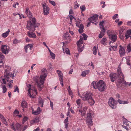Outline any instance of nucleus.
<instances>
[{
  "label": "nucleus",
  "instance_id": "f257e3e1",
  "mask_svg": "<svg viewBox=\"0 0 131 131\" xmlns=\"http://www.w3.org/2000/svg\"><path fill=\"white\" fill-rule=\"evenodd\" d=\"M41 74L40 77L35 76L33 78V80L37 83V85L39 91H41L43 87V85L45 78L47 75V70L46 69L43 68L41 70Z\"/></svg>",
  "mask_w": 131,
  "mask_h": 131
},
{
  "label": "nucleus",
  "instance_id": "79ce46f5",
  "mask_svg": "<svg viewBox=\"0 0 131 131\" xmlns=\"http://www.w3.org/2000/svg\"><path fill=\"white\" fill-rule=\"evenodd\" d=\"M1 120L4 124H5V125H6L7 124V123L6 122V119L4 117L1 119Z\"/></svg>",
  "mask_w": 131,
  "mask_h": 131
},
{
  "label": "nucleus",
  "instance_id": "bb28decb",
  "mask_svg": "<svg viewBox=\"0 0 131 131\" xmlns=\"http://www.w3.org/2000/svg\"><path fill=\"white\" fill-rule=\"evenodd\" d=\"M21 105L23 108H26L27 107V103L24 100H23Z\"/></svg>",
  "mask_w": 131,
  "mask_h": 131
},
{
  "label": "nucleus",
  "instance_id": "052dcab7",
  "mask_svg": "<svg viewBox=\"0 0 131 131\" xmlns=\"http://www.w3.org/2000/svg\"><path fill=\"white\" fill-rule=\"evenodd\" d=\"M5 69H9V70H11V67L8 66H5Z\"/></svg>",
  "mask_w": 131,
  "mask_h": 131
},
{
  "label": "nucleus",
  "instance_id": "774afa93",
  "mask_svg": "<svg viewBox=\"0 0 131 131\" xmlns=\"http://www.w3.org/2000/svg\"><path fill=\"white\" fill-rule=\"evenodd\" d=\"M126 33H127V34H129L130 35L131 34V30H127Z\"/></svg>",
  "mask_w": 131,
  "mask_h": 131
},
{
  "label": "nucleus",
  "instance_id": "473e14b6",
  "mask_svg": "<svg viewBox=\"0 0 131 131\" xmlns=\"http://www.w3.org/2000/svg\"><path fill=\"white\" fill-rule=\"evenodd\" d=\"M104 23V21H102L100 22L99 25L101 29H105L103 25V24Z\"/></svg>",
  "mask_w": 131,
  "mask_h": 131
},
{
  "label": "nucleus",
  "instance_id": "a878e982",
  "mask_svg": "<svg viewBox=\"0 0 131 131\" xmlns=\"http://www.w3.org/2000/svg\"><path fill=\"white\" fill-rule=\"evenodd\" d=\"M90 72V70H88L84 71L82 72L81 75L83 77H85L86 75L88 74Z\"/></svg>",
  "mask_w": 131,
  "mask_h": 131
},
{
  "label": "nucleus",
  "instance_id": "09e8293b",
  "mask_svg": "<svg viewBox=\"0 0 131 131\" xmlns=\"http://www.w3.org/2000/svg\"><path fill=\"white\" fill-rule=\"evenodd\" d=\"M68 92L69 93V94L70 95H71L73 94V93L72 92V91L71 90H68Z\"/></svg>",
  "mask_w": 131,
  "mask_h": 131
},
{
  "label": "nucleus",
  "instance_id": "ddd939ff",
  "mask_svg": "<svg viewBox=\"0 0 131 131\" xmlns=\"http://www.w3.org/2000/svg\"><path fill=\"white\" fill-rule=\"evenodd\" d=\"M88 108V107L86 106L83 107L81 109L79 110V112L81 113L82 116H85L86 115V111Z\"/></svg>",
  "mask_w": 131,
  "mask_h": 131
},
{
  "label": "nucleus",
  "instance_id": "423d86ee",
  "mask_svg": "<svg viewBox=\"0 0 131 131\" xmlns=\"http://www.w3.org/2000/svg\"><path fill=\"white\" fill-rule=\"evenodd\" d=\"M10 70H9V69H6L4 72V77L6 79H7V81H9L10 78L9 77H12L13 79V78L14 77V73H13L10 74Z\"/></svg>",
  "mask_w": 131,
  "mask_h": 131
},
{
  "label": "nucleus",
  "instance_id": "20e7f679",
  "mask_svg": "<svg viewBox=\"0 0 131 131\" xmlns=\"http://www.w3.org/2000/svg\"><path fill=\"white\" fill-rule=\"evenodd\" d=\"M81 98L84 101H87L91 105H93L95 103V101L92 97L91 93L88 92H85L82 94Z\"/></svg>",
  "mask_w": 131,
  "mask_h": 131
},
{
  "label": "nucleus",
  "instance_id": "c9c22d12",
  "mask_svg": "<svg viewBox=\"0 0 131 131\" xmlns=\"http://www.w3.org/2000/svg\"><path fill=\"white\" fill-rule=\"evenodd\" d=\"M50 54L51 56V57L52 58L54 59L55 58V55L54 53L52 52L51 51H50Z\"/></svg>",
  "mask_w": 131,
  "mask_h": 131
},
{
  "label": "nucleus",
  "instance_id": "c03bdc74",
  "mask_svg": "<svg viewBox=\"0 0 131 131\" xmlns=\"http://www.w3.org/2000/svg\"><path fill=\"white\" fill-rule=\"evenodd\" d=\"M40 113V112H39V111L37 110L33 112L32 113L34 114V115H37L39 114Z\"/></svg>",
  "mask_w": 131,
  "mask_h": 131
},
{
  "label": "nucleus",
  "instance_id": "5701e85b",
  "mask_svg": "<svg viewBox=\"0 0 131 131\" xmlns=\"http://www.w3.org/2000/svg\"><path fill=\"white\" fill-rule=\"evenodd\" d=\"M39 121V118L38 117H36L35 118H34L30 122L31 124H33L34 123L38 122Z\"/></svg>",
  "mask_w": 131,
  "mask_h": 131
},
{
  "label": "nucleus",
  "instance_id": "ea45409f",
  "mask_svg": "<svg viewBox=\"0 0 131 131\" xmlns=\"http://www.w3.org/2000/svg\"><path fill=\"white\" fill-rule=\"evenodd\" d=\"M36 18H34L33 17L32 18V19L31 21L32 22V24H33L34 25H35V23H36Z\"/></svg>",
  "mask_w": 131,
  "mask_h": 131
},
{
  "label": "nucleus",
  "instance_id": "8fccbe9b",
  "mask_svg": "<svg viewBox=\"0 0 131 131\" xmlns=\"http://www.w3.org/2000/svg\"><path fill=\"white\" fill-rule=\"evenodd\" d=\"M118 15L117 14H115L114 16H113V17L112 18L113 19H115L116 18H118Z\"/></svg>",
  "mask_w": 131,
  "mask_h": 131
},
{
  "label": "nucleus",
  "instance_id": "c85d7f7f",
  "mask_svg": "<svg viewBox=\"0 0 131 131\" xmlns=\"http://www.w3.org/2000/svg\"><path fill=\"white\" fill-rule=\"evenodd\" d=\"M57 72L58 75L59 77V79L61 78L63 79V74L62 73L61 71L59 70H57Z\"/></svg>",
  "mask_w": 131,
  "mask_h": 131
},
{
  "label": "nucleus",
  "instance_id": "69168bd1",
  "mask_svg": "<svg viewBox=\"0 0 131 131\" xmlns=\"http://www.w3.org/2000/svg\"><path fill=\"white\" fill-rule=\"evenodd\" d=\"M118 102L120 104H123V101H121L120 99H118L117 100Z\"/></svg>",
  "mask_w": 131,
  "mask_h": 131
},
{
  "label": "nucleus",
  "instance_id": "39448f33",
  "mask_svg": "<svg viewBox=\"0 0 131 131\" xmlns=\"http://www.w3.org/2000/svg\"><path fill=\"white\" fill-rule=\"evenodd\" d=\"M83 39L82 38H80L77 43L78 47V50L79 52H81L83 49L84 46L85 44L83 43Z\"/></svg>",
  "mask_w": 131,
  "mask_h": 131
},
{
  "label": "nucleus",
  "instance_id": "cd10ccee",
  "mask_svg": "<svg viewBox=\"0 0 131 131\" xmlns=\"http://www.w3.org/2000/svg\"><path fill=\"white\" fill-rule=\"evenodd\" d=\"M112 40V41L113 42H114L117 39V36L115 35H111V38H110Z\"/></svg>",
  "mask_w": 131,
  "mask_h": 131
},
{
  "label": "nucleus",
  "instance_id": "aec40b11",
  "mask_svg": "<svg viewBox=\"0 0 131 131\" xmlns=\"http://www.w3.org/2000/svg\"><path fill=\"white\" fill-rule=\"evenodd\" d=\"M26 13L28 17L29 18H31L32 16V14L30 12L29 8L27 7L26 10Z\"/></svg>",
  "mask_w": 131,
  "mask_h": 131
},
{
  "label": "nucleus",
  "instance_id": "f03ea898",
  "mask_svg": "<svg viewBox=\"0 0 131 131\" xmlns=\"http://www.w3.org/2000/svg\"><path fill=\"white\" fill-rule=\"evenodd\" d=\"M117 72L118 75L116 73H112L110 74V76L112 82H113L115 81H117L116 82L117 85L118 83H121L124 80V75L122 72L120 65L117 68Z\"/></svg>",
  "mask_w": 131,
  "mask_h": 131
},
{
  "label": "nucleus",
  "instance_id": "6ab92c4d",
  "mask_svg": "<svg viewBox=\"0 0 131 131\" xmlns=\"http://www.w3.org/2000/svg\"><path fill=\"white\" fill-rule=\"evenodd\" d=\"M124 31V29L122 28H120L119 30V37L121 39H123L124 38V36L123 32Z\"/></svg>",
  "mask_w": 131,
  "mask_h": 131
},
{
  "label": "nucleus",
  "instance_id": "7c9ffc66",
  "mask_svg": "<svg viewBox=\"0 0 131 131\" xmlns=\"http://www.w3.org/2000/svg\"><path fill=\"white\" fill-rule=\"evenodd\" d=\"M28 36L30 38H35L36 36L35 33H30L29 32L27 33Z\"/></svg>",
  "mask_w": 131,
  "mask_h": 131
},
{
  "label": "nucleus",
  "instance_id": "4468645a",
  "mask_svg": "<svg viewBox=\"0 0 131 131\" xmlns=\"http://www.w3.org/2000/svg\"><path fill=\"white\" fill-rule=\"evenodd\" d=\"M42 6L43 8V12L44 15H48L49 13V8L47 5L42 4Z\"/></svg>",
  "mask_w": 131,
  "mask_h": 131
},
{
  "label": "nucleus",
  "instance_id": "1a4fd4ad",
  "mask_svg": "<svg viewBox=\"0 0 131 131\" xmlns=\"http://www.w3.org/2000/svg\"><path fill=\"white\" fill-rule=\"evenodd\" d=\"M108 104L111 108L114 109L116 108L117 102L114 99L112 98L110 99L108 101Z\"/></svg>",
  "mask_w": 131,
  "mask_h": 131
},
{
  "label": "nucleus",
  "instance_id": "49530a36",
  "mask_svg": "<svg viewBox=\"0 0 131 131\" xmlns=\"http://www.w3.org/2000/svg\"><path fill=\"white\" fill-rule=\"evenodd\" d=\"M82 36H83V37L84 39V40H86L87 38V35L84 34H82Z\"/></svg>",
  "mask_w": 131,
  "mask_h": 131
},
{
  "label": "nucleus",
  "instance_id": "393cba45",
  "mask_svg": "<svg viewBox=\"0 0 131 131\" xmlns=\"http://www.w3.org/2000/svg\"><path fill=\"white\" fill-rule=\"evenodd\" d=\"M100 42L101 44L104 45H106L107 43V39L106 38H103L101 40Z\"/></svg>",
  "mask_w": 131,
  "mask_h": 131
},
{
  "label": "nucleus",
  "instance_id": "864d4df0",
  "mask_svg": "<svg viewBox=\"0 0 131 131\" xmlns=\"http://www.w3.org/2000/svg\"><path fill=\"white\" fill-rule=\"evenodd\" d=\"M15 87V89L14 90V92H16L17 91L18 92V93L19 92V89H18V86H16Z\"/></svg>",
  "mask_w": 131,
  "mask_h": 131
},
{
  "label": "nucleus",
  "instance_id": "4be33fe9",
  "mask_svg": "<svg viewBox=\"0 0 131 131\" xmlns=\"http://www.w3.org/2000/svg\"><path fill=\"white\" fill-rule=\"evenodd\" d=\"M101 31L100 32L99 37V38H102L104 35L106 30L105 29H101Z\"/></svg>",
  "mask_w": 131,
  "mask_h": 131
},
{
  "label": "nucleus",
  "instance_id": "bf43d9fd",
  "mask_svg": "<svg viewBox=\"0 0 131 131\" xmlns=\"http://www.w3.org/2000/svg\"><path fill=\"white\" fill-rule=\"evenodd\" d=\"M50 106L52 110H53V103L51 101L50 102Z\"/></svg>",
  "mask_w": 131,
  "mask_h": 131
},
{
  "label": "nucleus",
  "instance_id": "58836bf2",
  "mask_svg": "<svg viewBox=\"0 0 131 131\" xmlns=\"http://www.w3.org/2000/svg\"><path fill=\"white\" fill-rule=\"evenodd\" d=\"M80 7L82 11H84L85 10L86 8L85 6L83 5H81Z\"/></svg>",
  "mask_w": 131,
  "mask_h": 131
},
{
  "label": "nucleus",
  "instance_id": "9b49d317",
  "mask_svg": "<svg viewBox=\"0 0 131 131\" xmlns=\"http://www.w3.org/2000/svg\"><path fill=\"white\" fill-rule=\"evenodd\" d=\"M10 50L9 46L7 45H2L1 47V51L5 54H7Z\"/></svg>",
  "mask_w": 131,
  "mask_h": 131
},
{
  "label": "nucleus",
  "instance_id": "c756f323",
  "mask_svg": "<svg viewBox=\"0 0 131 131\" xmlns=\"http://www.w3.org/2000/svg\"><path fill=\"white\" fill-rule=\"evenodd\" d=\"M79 26L78 27L79 28V31L80 33H82L83 32L84 26L82 24H81L80 26Z\"/></svg>",
  "mask_w": 131,
  "mask_h": 131
},
{
  "label": "nucleus",
  "instance_id": "7ed1b4c3",
  "mask_svg": "<svg viewBox=\"0 0 131 131\" xmlns=\"http://www.w3.org/2000/svg\"><path fill=\"white\" fill-rule=\"evenodd\" d=\"M91 85L94 89H98L100 91H104L106 87L104 82L102 80H100L97 83L95 81H93Z\"/></svg>",
  "mask_w": 131,
  "mask_h": 131
},
{
  "label": "nucleus",
  "instance_id": "e433bc0d",
  "mask_svg": "<svg viewBox=\"0 0 131 131\" xmlns=\"http://www.w3.org/2000/svg\"><path fill=\"white\" fill-rule=\"evenodd\" d=\"M3 93H5L7 91V89L5 85H4L2 87Z\"/></svg>",
  "mask_w": 131,
  "mask_h": 131
},
{
  "label": "nucleus",
  "instance_id": "e2e57ef3",
  "mask_svg": "<svg viewBox=\"0 0 131 131\" xmlns=\"http://www.w3.org/2000/svg\"><path fill=\"white\" fill-rule=\"evenodd\" d=\"M68 117H67L65 119L64 123H68Z\"/></svg>",
  "mask_w": 131,
  "mask_h": 131
},
{
  "label": "nucleus",
  "instance_id": "4d7b16f0",
  "mask_svg": "<svg viewBox=\"0 0 131 131\" xmlns=\"http://www.w3.org/2000/svg\"><path fill=\"white\" fill-rule=\"evenodd\" d=\"M130 35L129 34H127V33H126L125 34V36L126 37V39H128L129 37H130Z\"/></svg>",
  "mask_w": 131,
  "mask_h": 131
},
{
  "label": "nucleus",
  "instance_id": "5fc2aeb1",
  "mask_svg": "<svg viewBox=\"0 0 131 131\" xmlns=\"http://www.w3.org/2000/svg\"><path fill=\"white\" fill-rule=\"evenodd\" d=\"M60 81V84H61L62 86H63V79L61 78L59 79Z\"/></svg>",
  "mask_w": 131,
  "mask_h": 131
},
{
  "label": "nucleus",
  "instance_id": "b1692460",
  "mask_svg": "<svg viewBox=\"0 0 131 131\" xmlns=\"http://www.w3.org/2000/svg\"><path fill=\"white\" fill-rule=\"evenodd\" d=\"M10 32V30L9 29H8L7 31L2 34V36L4 38H6L9 35V32Z\"/></svg>",
  "mask_w": 131,
  "mask_h": 131
},
{
  "label": "nucleus",
  "instance_id": "a211bd4d",
  "mask_svg": "<svg viewBox=\"0 0 131 131\" xmlns=\"http://www.w3.org/2000/svg\"><path fill=\"white\" fill-rule=\"evenodd\" d=\"M38 105L39 107H43V105L44 103V101L42 99L41 97L39 96V97L38 100Z\"/></svg>",
  "mask_w": 131,
  "mask_h": 131
},
{
  "label": "nucleus",
  "instance_id": "0eeeda50",
  "mask_svg": "<svg viewBox=\"0 0 131 131\" xmlns=\"http://www.w3.org/2000/svg\"><path fill=\"white\" fill-rule=\"evenodd\" d=\"M10 127L14 131H16V129L21 131L22 128V126L20 124L18 123L15 124L14 123H13L10 125Z\"/></svg>",
  "mask_w": 131,
  "mask_h": 131
},
{
  "label": "nucleus",
  "instance_id": "37998d69",
  "mask_svg": "<svg viewBox=\"0 0 131 131\" xmlns=\"http://www.w3.org/2000/svg\"><path fill=\"white\" fill-rule=\"evenodd\" d=\"M65 51L66 53L68 54H70V51L69 49L68 48H66L64 50Z\"/></svg>",
  "mask_w": 131,
  "mask_h": 131
},
{
  "label": "nucleus",
  "instance_id": "a18cd8bd",
  "mask_svg": "<svg viewBox=\"0 0 131 131\" xmlns=\"http://www.w3.org/2000/svg\"><path fill=\"white\" fill-rule=\"evenodd\" d=\"M106 32L107 34L108 35L109 38H111V31L109 30H108Z\"/></svg>",
  "mask_w": 131,
  "mask_h": 131
},
{
  "label": "nucleus",
  "instance_id": "de8ad7c7",
  "mask_svg": "<svg viewBox=\"0 0 131 131\" xmlns=\"http://www.w3.org/2000/svg\"><path fill=\"white\" fill-rule=\"evenodd\" d=\"M28 118L26 117H24L23 119V124H24V123L28 119Z\"/></svg>",
  "mask_w": 131,
  "mask_h": 131
},
{
  "label": "nucleus",
  "instance_id": "4c0bfd02",
  "mask_svg": "<svg viewBox=\"0 0 131 131\" xmlns=\"http://www.w3.org/2000/svg\"><path fill=\"white\" fill-rule=\"evenodd\" d=\"M93 53L95 55H96L97 53V51L96 50V48L94 46L93 48Z\"/></svg>",
  "mask_w": 131,
  "mask_h": 131
},
{
  "label": "nucleus",
  "instance_id": "f8f14e48",
  "mask_svg": "<svg viewBox=\"0 0 131 131\" xmlns=\"http://www.w3.org/2000/svg\"><path fill=\"white\" fill-rule=\"evenodd\" d=\"M29 88V89L28 90V95L30 96V97L31 98H34V96L33 95L32 96L31 95L30 93V90H32L33 91L35 92L36 93V94L37 95V92L36 89L34 87H33L31 88V85H29V86L28 87Z\"/></svg>",
  "mask_w": 131,
  "mask_h": 131
},
{
  "label": "nucleus",
  "instance_id": "a19ab883",
  "mask_svg": "<svg viewBox=\"0 0 131 131\" xmlns=\"http://www.w3.org/2000/svg\"><path fill=\"white\" fill-rule=\"evenodd\" d=\"M0 58L1 59V60L4 59L5 57L2 53L0 52Z\"/></svg>",
  "mask_w": 131,
  "mask_h": 131
},
{
  "label": "nucleus",
  "instance_id": "2f4dec72",
  "mask_svg": "<svg viewBox=\"0 0 131 131\" xmlns=\"http://www.w3.org/2000/svg\"><path fill=\"white\" fill-rule=\"evenodd\" d=\"M81 22V20L79 19H78L77 21V22L76 23V25L77 26L79 27L80 26V25H81V24H80V23Z\"/></svg>",
  "mask_w": 131,
  "mask_h": 131
},
{
  "label": "nucleus",
  "instance_id": "72a5a7b5",
  "mask_svg": "<svg viewBox=\"0 0 131 131\" xmlns=\"http://www.w3.org/2000/svg\"><path fill=\"white\" fill-rule=\"evenodd\" d=\"M131 47L130 45L128 44L127 47V51L128 53H129L131 51Z\"/></svg>",
  "mask_w": 131,
  "mask_h": 131
},
{
  "label": "nucleus",
  "instance_id": "f704fd0d",
  "mask_svg": "<svg viewBox=\"0 0 131 131\" xmlns=\"http://www.w3.org/2000/svg\"><path fill=\"white\" fill-rule=\"evenodd\" d=\"M77 105L80 106L81 103V100L80 99H78L76 101Z\"/></svg>",
  "mask_w": 131,
  "mask_h": 131
},
{
  "label": "nucleus",
  "instance_id": "3c124183",
  "mask_svg": "<svg viewBox=\"0 0 131 131\" xmlns=\"http://www.w3.org/2000/svg\"><path fill=\"white\" fill-rule=\"evenodd\" d=\"M49 3L54 6L56 5L54 1H50Z\"/></svg>",
  "mask_w": 131,
  "mask_h": 131
},
{
  "label": "nucleus",
  "instance_id": "603ef678",
  "mask_svg": "<svg viewBox=\"0 0 131 131\" xmlns=\"http://www.w3.org/2000/svg\"><path fill=\"white\" fill-rule=\"evenodd\" d=\"M117 47V45H116L115 46H114L112 47V48L115 51L116 48Z\"/></svg>",
  "mask_w": 131,
  "mask_h": 131
},
{
  "label": "nucleus",
  "instance_id": "9d476101",
  "mask_svg": "<svg viewBox=\"0 0 131 131\" xmlns=\"http://www.w3.org/2000/svg\"><path fill=\"white\" fill-rule=\"evenodd\" d=\"M35 25L32 24L31 21H28L27 23L26 28L27 29L31 31L32 32L34 31L35 29Z\"/></svg>",
  "mask_w": 131,
  "mask_h": 131
},
{
  "label": "nucleus",
  "instance_id": "338daca9",
  "mask_svg": "<svg viewBox=\"0 0 131 131\" xmlns=\"http://www.w3.org/2000/svg\"><path fill=\"white\" fill-rule=\"evenodd\" d=\"M69 18H70V21L71 23L72 20L74 18V17L72 15H71L69 16Z\"/></svg>",
  "mask_w": 131,
  "mask_h": 131
},
{
  "label": "nucleus",
  "instance_id": "0e129e2a",
  "mask_svg": "<svg viewBox=\"0 0 131 131\" xmlns=\"http://www.w3.org/2000/svg\"><path fill=\"white\" fill-rule=\"evenodd\" d=\"M14 114H15L16 115H17L19 113V112H18V111L15 110L14 112Z\"/></svg>",
  "mask_w": 131,
  "mask_h": 131
},
{
  "label": "nucleus",
  "instance_id": "dca6fc26",
  "mask_svg": "<svg viewBox=\"0 0 131 131\" xmlns=\"http://www.w3.org/2000/svg\"><path fill=\"white\" fill-rule=\"evenodd\" d=\"M98 15L96 14L94 16L91 17V18H89V20L91 22L94 23V22H96L97 19Z\"/></svg>",
  "mask_w": 131,
  "mask_h": 131
},
{
  "label": "nucleus",
  "instance_id": "13d9d810",
  "mask_svg": "<svg viewBox=\"0 0 131 131\" xmlns=\"http://www.w3.org/2000/svg\"><path fill=\"white\" fill-rule=\"evenodd\" d=\"M19 42V41L17 39H15L13 42L14 44H16Z\"/></svg>",
  "mask_w": 131,
  "mask_h": 131
},
{
  "label": "nucleus",
  "instance_id": "412c9836",
  "mask_svg": "<svg viewBox=\"0 0 131 131\" xmlns=\"http://www.w3.org/2000/svg\"><path fill=\"white\" fill-rule=\"evenodd\" d=\"M33 47V45L31 44H28L27 45L25 46L24 48L25 52L26 53L27 52L28 50H31Z\"/></svg>",
  "mask_w": 131,
  "mask_h": 131
},
{
  "label": "nucleus",
  "instance_id": "680f3d73",
  "mask_svg": "<svg viewBox=\"0 0 131 131\" xmlns=\"http://www.w3.org/2000/svg\"><path fill=\"white\" fill-rule=\"evenodd\" d=\"M13 14L15 16L17 15H18L20 17V19L21 17L20 15L18 13H13Z\"/></svg>",
  "mask_w": 131,
  "mask_h": 131
},
{
  "label": "nucleus",
  "instance_id": "2eb2a0df",
  "mask_svg": "<svg viewBox=\"0 0 131 131\" xmlns=\"http://www.w3.org/2000/svg\"><path fill=\"white\" fill-rule=\"evenodd\" d=\"M122 118L124 119L123 121V125H122V126L126 130H128L129 128V124L127 123V120L125 118L124 116Z\"/></svg>",
  "mask_w": 131,
  "mask_h": 131
},
{
  "label": "nucleus",
  "instance_id": "6e6552de",
  "mask_svg": "<svg viewBox=\"0 0 131 131\" xmlns=\"http://www.w3.org/2000/svg\"><path fill=\"white\" fill-rule=\"evenodd\" d=\"M92 118L91 114L90 113H88L86 118V124L89 128H90L91 126L93 125Z\"/></svg>",
  "mask_w": 131,
  "mask_h": 131
},
{
  "label": "nucleus",
  "instance_id": "f3484780",
  "mask_svg": "<svg viewBox=\"0 0 131 131\" xmlns=\"http://www.w3.org/2000/svg\"><path fill=\"white\" fill-rule=\"evenodd\" d=\"M119 47L120 48L119 52L121 56H122L125 55V51L124 48L121 45Z\"/></svg>",
  "mask_w": 131,
  "mask_h": 131
},
{
  "label": "nucleus",
  "instance_id": "6e6d98bb",
  "mask_svg": "<svg viewBox=\"0 0 131 131\" xmlns=\"http://www.w3.org/2000/svg\"><path fill=\"white\" fill-rule=\"evenodd\" d=\"M79 6V4H75L74 6V8L75 9L77 8Z\"/></svg>",
  "mask_w": 131,
  "mask_h": 131
}]
</instances>
